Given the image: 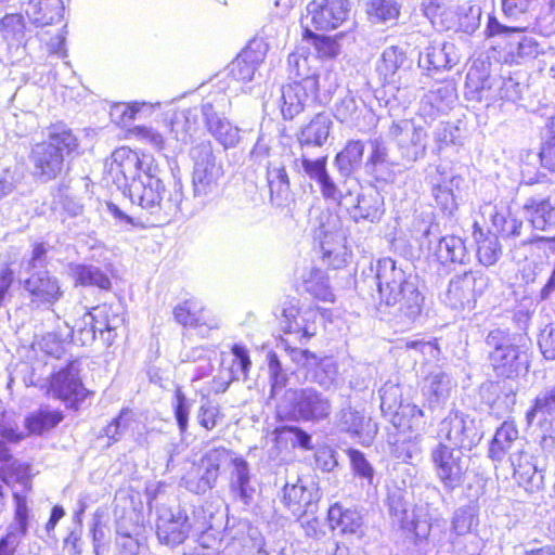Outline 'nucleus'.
<instances>
[{"label": "nucleus", "instance_id": "obj_1", "mask_svg": "<svg viewBox=\"0 0 555 555\" xmlns=\"http://www.w3.org/2000/svg\"><path fill=\"white\" fill-rule=\"evenodd\" d=\"M376 280L380 299L378 309H395L392 313L399 322L405 325L413 323L420 317L424 301L416 279L387 257L377 262Z\"/></svg>", "mask_w": 555, "mask_h": 555}, {"label": "nucleus", "instance_id": "obj_2", "mask_svg": "<svg viewBox=\"0 0 555 555\" xmlns=\"http://www.w3.org/2000/svg\"><path fill=\"white\" fill-rule=\"evenodd\" d=\"M464 95L468 101L485 103L487 108L502 107L521 98V86L513 77L491 75L488 57H477L468 67Z\"/></svg>", "mask_w": 555, "mask_h": 555}, {"label": "nucleus", "instance_id": "obj_3", "mask_svg": "<svg viewBox=\"0 0 555 555\" xmlns=\"http://www.w3.org/2000/svg\"><path fill=\"white\" fill-rule=\"evenodd\" d=\"M79 146L77 137L64 125L48 128L47 140L36 143L29 159L34 175L42 181L55 179L63 170L64 160Z\"/></svg>", "mask_w": 555, "mask_h": 555}, {"label": "nucleus", "instance_id": "obj_4", "mask_svg": "<svg viewBox=\"0 0 555 555\" xmlns=\"http://www.w3.org/2000/svg\"><path fill=\"white\" fill-rule=\"evenodd\" d=\"M158 168L153 172L141 173L139 180L126 184V194L132 204L138 205L150 214L163 212L165 216H175L180 210L183 193L181 186L167 192L163 181L158 178Z\"/></svg>", "mask_w": 555, "mask_h": 555}, {"label": "nucleus", "instance_id": "obj_5", "mask_svg": "<svg viewBox=\"0 0 555 555\" xmlns=\"http://www.w3.org/2000/svg\"><path fill=\"white\" fill-rule=\"evenodd\" d=\"M193 162L192 193L201 204L212 201L220 191V180L223 177V167L217 162L212 144L204 140L190 150Z\"/></svg>", "mask_w": 555, "mask_h": 555}, {"label": "nucleus", "instance_id": "obj_6", "mask_svg": "<svg viewBox=\"0 0 555 555\" xmlns=\"http://www.w3.org/2000/svg\"><path fill=\"white\" fill-rule=\"evenodd\" d=\"M490 348L489 362L499 377L514 378L529 369L528 357L518 346L513 344L507 332L496 328L486 337Z\"/></svg>", "mask_w": 555, "mask_h": 555}, {"label": "nucleus", "instance_id": "obj_7", "mask_svg": "<svg viewBox=\"0 0 555 555\" xmlns=\"http://www.w3.org/2000/svg\"><path fill=\"white\" fill-rule=\"evenodd\" d=\"M330 413V401L313 389H288L280 402V418L319 421Z\"/></svg>", "mask_w": 555, "mask_h": 555}, {"label": "nucleus", "instance_id": "obj_8", "mask_svg": "<svg viewBox=\"0 0 555 555\" xmlns=\"http://www.w3.org/2000/svg\"><path fill=\"white\" fill-rule=\"evenodd\" d=\"M349 13V0H311L301 18L304 35L333 30L348 18Z\"/></svg>", "mask_w": 555, "mask_h": 555}, {"label": "nucleus", "instance_id": "obj_9", "mask_svg": "<svg viewBox=\"0 0 555 555\" xmlns=\"http://www.w3.org/2000/svg\"><path fill=\"white\" fill-rule=\"evenodd\" d=\"M438 436L442 442L460 450H472L479 443L482 433L478 428L475 418L455 411L444 417L438 429Z\"/></svg>", "mask_w": 555, "mask_h": 555}, {"label": "nucleus", "instance_id": "obj_10", "mask_svg": "<svg viewBox=\"0 0 555 555\" xmlns=\"http://www.w3.org/2000/svg\"><path fill=\"white\" fill-rule=\"evenodd\" d=\"M489 279L479 271H467L454 276L444 294L443 301L452 309H472L488 287Z\"/></svg>", "mask_w": 555, "mask_h": 555}, {"label": "nucleus", "instance_id": "obj_11", "mask_svg": "<svg viewBox=\"0 0 555 555\" xmlns=\"http://www.w3.org/2000/svg\"><path fill=\"white\" fill-rule=\"evenodd\" d=\"M436 475L447 490H454L464 481L468 464L460 449L440 441L430 453Z\"/></svg>", "mask_w": 555, "mask_h": 555}, {"label": "nucleus", "instance_id": "obj_12", "mask_svg": "<svg viewBox=\"0 0 555 555\" xmlns=\"http://www.w3.org/2000/svg\"><path fill=\"white\" fill-rule=\"evenodd\" d=\"M154 169H157V164L152 156H140L127 146L113 152L108 167L113 179L124 190H126V184L139 180L141 173L153 172Z\"/></svg>", "mask_w": 555, "mask_h": 555}, {"label": "nucleus", "instance_id": "obj_13", "mask_svg": "<svg viewBox=\"0 0 555 555\" xmlns=\"http://www.w3.org/2000/svg\"><path fill=\"white\" fill-rule=\"evenodd\" d=\"M157 514L156 534L160 543L176 546L188 539L193 526L184 509L162 506Z\"/></svg>", "mask_w": 555, "mask_h": 555}, {"label": "nucleus", "instance_id": "obj_14", "mask_svg": "<svg viewBox=\"0 0 555 555\" xmlns=\"http://www.w3.org/2000/svg\"><path fill=\"white\" fill-rule=\"evenodd\" d=\"M302 168L310 179L319 184L321 194L325 201L335 205L345 206L347 209L352 205L353 201H349L351 188L347 185V182H345L343 186H338L333 181L326 170V157L314 160L304 158Z\"/></svg>", "mask_w": 555, "mask_h": 555}, {"label": "nucleus", "instance_id": "obj_15", "mask_svg": "<svg viewBox=\"0 0 555 555\" xmlns=\"http://www.w3.org/2000/svg\"><path fill=\"white\" fill-rule=\"evenodd\" d=\"M389 135L408 160L414 162L424 156L427 134L422 127L414 126L411 120L403 119L392 122Z\"/></svg>", "mask_w": 555, "mask_h": 555}, {"label": "nucleus", "instance_id": "obj_16", "mask_svg": "<svg viewBox=\"0 0 555 555\" xmlns=\"http://www.w3.org/2000/svg\"><path fill=\"white\" fill-rule=\"evenodd\" d=\"M267 53V44L261 37H254L242 52L229 64L228 76L237 83L249 82L256 68Z\"/></svg>", "mask_w": 555, "mask_h": 555}, {"label": "nucleus", "instance_id": "obj_17", "mask_svg": "<svg viewBox=\"0 0 555 555\" xmlns=\"http://www.w3.org/2000/svg\"><path fill=\"white\" fill-rule=\"evenodd\" d=\"M457 100L456 85L453 80L435 83L420 102V115L427 121L447 114Z\"/></svg>", "mask_w": 555, "mask_h": 555}, {"label": "nucleus", "instance_id": "obj_18", "mask_svg": "<svg viewBox=\"0 0 555 555\" xmlns=\"http://www.w3.org/2000/svg\"><path fill=\"white\" fill-rule=\"evenodd\" d=\"M225 456V449H214L207 452L202 459L201 467L195 473H189L184 478L186 489L197 494L212 489L219 476L220 464Z\"/></svg>", "mask_w": 555, "mask_h": 555}, {"label": "nucleus", "instance_id": "obj_19", "mask_svg": "<svg viewBox=\"0 0 555 555\" xmlns=\"http://www.w3.org/2000/svg\"><path fill=\"white\" fill-rule=\"evenodd\" d=\"M24 288L29 295L30 304L35 307L52 306L63 294L59 280L48 271L31 274L24 281Z\"/></svg>", "mask_w": 555, "mask_h": 555}, {"label": "nucleus", "instance_id": "obj_20", "mask_svg": "<svg viewBox=\"0 0 555 555\" xmlns=\"http://www.w3.org/2000/svg\"><path fill=\"white\" fill-rule=\"evenodd\" d=\"M202 112L208 131L224 149L234 147L238 143V128L232 126L224 117L219 116L211 103L203 104Z\"/></svg>", "mask_w": 555, "mask_h": 555}, {"label": "nucleus", "instance_id": "obj_21", "mask_svg": "<svg viewBox=\"0 0 555 555\" xmlns=\"http://www.w3.org/2000/svg\"><path fill=\"white\" fill-rule=\"evenodd\" d=\"M311 313L306 311L301 314L295 305L284 308L280 317V331L294 335L300 345H305L315 334V326L308 322Z\"/></svg>", "mask_w": 555, "mask_h": 555}, {"label": "nucleus", "instance_id": "obj_22", "mask_svg": "<svg viewBox=\"0 0 555 555\" xmlns=\"http://www.w3.org/2000/svg\"><path fill=\"white\" fill-rule=\"evenodd\" d=\"M50 391L64 401H79L86 397V389L72 366L53 375Z\"/></svg>", "mask_w": 555, "mask_h": 555}, {"label": "nucleus", "instance_id": "obj_23", "mask_svg": "<svg viewBox=\"0 0 555 555\" xmlns=\"http://www.w3.org/2000/svg\"><path fill=\"white\" fill-rule=\"evenodd\" d=\"M371 153L365 164L367 172L378 181H389L393 178V163L389 159L387 147L379 138L370 141Z\"/></svg>", "mask_w": 555, "mask_h": 555}, {"label": "nucleus", "instance_id": "obj_24", "mask_svg": "<svg viewBox=\"0 0 555 555\" xmlns=\"http://www.w3.org/2000/svg\"><path fill=\"white\" fill-rule=\"evenodd\" d=\"M384 212L383 196L378 191L371 189L357 197V205L352 207L350 214L357 222L361 220L377 222Z\"/></svg>", "mask_w": 555, "mask_h": 555}, {"label": "nucleus", "instance_id": "obj_25", "mask_svg": "<svg viewBox=\"0 0 555 555\" xmlns=\"http://www.w3.org/2000/svg\"><path fill=\"white\" fill-rule=\"evenodd\" d=\"M338 427L353 436L363 437L364 440H372L377 431L376 425L372 423L371 418L351 408L340 411Z\"/></svg>", "mask_w": 555, "mask_h": 555}, {"label": "nucleus", "instance_id": "obj_26", "mask_svg": "<svg viewBox=\"0 0 555 555\" xmlns=\"http://www.w3.org/2000/svg\"><path fill=\"white\" fill-rule=\"evenodd\" d=\"M63 10L62 0H29L25 12L34 25L43 27L59 22Z\"/></svg>", "mask_w": 555, "mask_h": 555}, {"label": "nucleus", "instance_id": "obj_27", "mask_svg": "<svg viewBox=\"0 0 555 555\" xmlns=\"http://www.w3.org/2000/svg\"><path fill=\"white\" fill-rule=\"evenodd\" d=\"M405 62L404 52L398 47L391 46L383 52L377 70L384 77L386 83L396 85L400 82L402 75L408 74L404 66Z\"/></svg>", "mask_w": 555, "mask_h": 555}, {"label": "nucleus", "instance_id": "obj_28", "mask_svg": "<svg viewBox=\"0 0 555 555\" xmlns=\"http://www.w3.org/2000/svg\"><path fill=\"white\" fill-rule=\"evenodd\" d=\"M334 116L338 121L349 127L362 128V119L371 116V112L362 100H357L353 95L347 94L335 105Z\"/></svg>", "mask_w": 555, "mask_h": 555}, {"label": "nucleus", "instance_id": "obj_29", "mask_svg": "<svg viewBox=\"0 0 555 555\" xmlns=\"http://www.w3.org/2000/svg\"><path fill=\"white\" fill-rule=\"evenodd\" d=\"M520 446L518 430L514 422L505 421L495 431L490 443L489 456L501 462L513 448Z\"/></svg>", "mask_w": 555, "mask_h": 555}, {"label": "nucleus", "instance_id": "obj_30", "mask_svg": "<svg viewBox=\"0 0 555 555\" xmlns=\"http://www.w3.org/2000/svg\"><path fill=\"white\" fill-rule=\"evenodd\" d=\"M366 18L375 25H396L401 15V4L396 0H367Z\"/></svg>", "mask_w": 555, "mask_h": 555}, {"label": "nucleus", "instance_id": "obj_31", "mask_svg": "<svg viewBox=\"0 0 555 555\" xmlns=\"http://www.w3.org/2000/svg\"><path fill=\"white\" fill-rule=\"evenodd\" d=\"M454 385L447 373L436 370L425 378L422 391L430 404H439L449 398Z\"/></svg>", "mask_w": 555, "mask_h": 555}, {"label": "nucleus", "instance_id": "obj_32", "mask_svg": "<svg viewBox=\"0 0 555 555\" xmlns=\"http://www.w3.org/2000/svg\"><path fill=\"white\" fill-rule=\"evenodd\" d=\"M283 501L292 515L298 518L306 513V507L315 501V493L313 489L306 488L298 479L297 483L289 485L287 482L285 485Z\"/></svg>", "mask_w": 555, "mask_h": 555}, {"label": "nucleus", "instance_id": "obj_33", "mask_svg": "<svg viewBox=\"0 0 555 555\" xmlns=\"http://www.w3.org/2000/svg\"><path fill=\"white\" fill-rule=\"evenodd\" d=\"M392 524L400 527L416 538H426L430 531V525L426 519L421 520L414 511L408 509L403 504L391 506Z\"/></svg>", "mask_w": 555, "mask_h": 555}, {"label": "nucleus", "instance_id": "obj_34", "mask_svg": "<svg viewBox=\"0 0 555 555\" xmlns=\"http://www.w3.org/2000/svg\"><path fill=\"white\" fill-rule=\"evenodd\" d=\"M459 61L453 46L442 43L427 48L425 54H421L418 64L421 67L430 69L451 68Z\"/></svg>", "mask_w": 555, "mask_h": 555}, {"label": "nucleus", "instance_id": "obj_35", "mask_svg": "<svg viewBox=\"0 0 555 555\" xmlns=\"http://www.w3.org/2000/svg\"><path fill=\"white\" fill-rule=\"evenodd\" d=\"M300 286L318 300L333 302L335 299L328 284V278L320 269L312 268L302 274Z\"/></svg>", "mask_w": 555, "mask_h": 555}, {"label": "nucleus", "instance_id": "obj_36", "mask_svg": "<svg viewBox=\"0 0 555 555\" xmlns=\"http://www.w3.org/2000/svg\"><path fill=\"white\" fill-rule=\"evenodd\" d=\"M332 121L325 114L315 115L301 130L299 142L302 145L322 146L330 134Z\"/></svg>", "mask_w": 555, "mask_h": 555}, {"label": "nucleus", "instance_id": "obj_37", "mask_svg": "<svg viewBox=\"0 0 555 555\" xmlns=\"http://www.w3.org/2000/svg\"><path fill=\"white\" fill-rule=\"evenodd\" d=\"M68 271L77 284L83 286H98L103 289H108L111 287L108 276L98 267L72 263L68 267Z\"/></svg>", "mask_w": 555, "mask_h": 555}, {"label": "nucleus", "instance_id": "obj_38", "mask_svg": "<svg viewBox=\"0 0 555 555\" xmlns=\"http://www.w3.org/2000/svg\"><path fill=\"white\" fill-rule=\"evenodd\" d=\"M328 521L333 529H339L343 533H356L362 526V517L359 512L343 508L339 504L330 507Z\"/></svg>", "mask_w": 555, "mask_h": 555}, {"label": "nucleus", "instance_id": "obj_39", "mask_svg": "<svg viewBox=\"0 0 555 555\" xmlns=\"http://www.w3.org/2000/svg\"><path fill=\"white\" fill-rule=\"evenodd\" d=\"M514 38L518 40L508 43L505 62L520 63L527 59H534L543 52V47H541L534 37Z\"/></svg>", "mask_w": 555, "mask_h": 555}, {"label": "nucleus", "instance_id": "obj_40", "mask_svg": "<svg viewBox=\"0 0 555 555\" xmlns=\"http://www.w3.org/2000/svg\"><path fill=\"white\" fill-rule=\"evenodd\" d=\"M526 208L533 210L531 219L533 228L545 231L555 225V201L531 198L527 202Z\"/></svg>", "mask_w": 555, "mask_h": 555}, {"label": "nucleus", "instance_id": "obj_41", "mask_svg": "<svg viewBox=\"0 0 555 555\" xmlns=\"http://www.w3.org/2000/svg\"><path fill=\"white\" fill-rule=\"evenodd\" d=\"M364 153V144L360 140L349 141L345 149L336 155L338 170L344 176H349L361 163Z\"/></svg>", "mask_w": 555, "mask_h": 555}, {"label": "nucleus", "instance_id": "obj_42", "mask_svg": "<svg viewBox=\"0 0 555 555\" xmlns=\"http://www.w3.org/2000/svg\"><path fill=\"white\" fill-rule=\"evenodd\" d=\"M437 256L441 262L464 263L467 255L463 240L455 235L442 237L438 244Z\"/></svg>", "mask_w": 555, "mask_h": 555}, {"label": "nucleus", "instance_id": "obj_43", "mask_svg": "<svg viewBox=\"0 0 555 555\" xmlns=\"http://www.w3.org/2000/svg\"><path fill=\"white\" fill-rule=\"evenodd\" d=\"M103 333V327L96 325L92 312H85L72 327L73 340L76 344L86 346L95 339V333Z\"/></svg>", "mask_w": 555, "mask_h": 555}, {"label": "nucleus", "instance_id": "obj_44", "mask_svg": "<svg viewBox=\"0 0 555 555\" xmlns=\"http://www.w3.org/2000/svg\"><path fill=\"white\" fill-rule=\"evenodd\" d=\"M462 182L461 177H452L448 183L437 184L433 189V194L437 205L446 214H452L456 207L455 196L453 194V186L460 188Z\"/></svg>", "mask_w": 555, "mask_h": 555}, {"label": "nucleus", "instance_id": "obj_45", "mask_svg": "<svg viewBox=\"0 0 555 555\" xmlns=\"http://www.w3.org/2000/svg\"><path fill=\"white\" fill-rule=\"evenodd\" d=\"M423 12L436 31L449 29V13L446 0H427L423 3Z\"/></svg>", "mask_w": 555, "mask_h": 555}, {"label": "nucleus", "instance_id": "obj_46", "mask_svg": "<svg viewBox=\"0 0 555 555\" xmlns=\"http://www.w3.org/2000/svg\"><path fill=\"white\" fill-rule=\"evenodd\" d=\"M92 315L96 325L103 327V332L117 330L124 322L119 307L102 305L92 309Z\"/></svg>", "mask_w": 555, "mask_h": 555}, {"label": "nucleus", "instance_id": "obj_47", "mask_svg": "<svg viewBox=\"0 0 555 555\" xmlns=\"http://www.w3.org/2000/svg\"><path fill=\"white\" fill-rule=\"evenodd\" d=\"M509 461L514 468V475L522 481L531 482L537 474V467L532 462V456L517 448L515 452L509 454Z\"/></svg>", "mask_w": 555, "mask_h": 555}, {"label": "nucleus", "instance_id": "obj_48", "mask_svg": "<svg viewBox=\"0 0 555 555\" xmlns=\"http://www.w3.org/2000/svg\"><path fill=\"white\" fill-rule=\"evenodd\" d=\"M232 462L234 470L231 487L233 491L238 493L241 499L247 500L250 498L248 464L242 457H235Z\"/></svg>", "mask_w": 555, "mask_h": 555}, {"label": "nucleus", "instance_id": "obj_49", "mask_svg": "<svg viewBox=\"0 0 555 555\" xmlns=\"http://www.w3.org/2000/svg\"><path fill=\"white\" fill-rule=\"evenodd\" d=\"M199 311L198 304L194 299H188L175 307L173 317L183 326H199L202 324Z\"/></svg>", "mask_w": 555, "mask_h": 555}, {"label": "nucleus", "instance_id": "obj_50", "mask_svg": "<svg viewBox=\"0 0 555 555\" xmlns=\"http://www.w3.org/2000/svg\"><path fill=\"white\" fill-rule=\"evenodd\" d=\"M63 416L57 411H39L27 418V428L33 434H42L56 426Z\"/></svg>", "mask_w": 555, "mask_h": 555}, {"label": "nucleus", "instance_id": "obj_51", "mask_svg": "<svg viewBox=\"0 0 555 555\" xmlns=\"http://www.w3.org/2000/svg\"><path fill=\"white\" fill-rule=\"evenodd\" d=\"M391 452L398 460H401L403 462H408L409 460L417 457L421 454L418 436L410 435L397 439L392 443Z\"/></svg>", "mask_w": 555, "mask_h": 555}, {"label": "nucleus", "instance_id": "obj_52", "mask_svg": "<svg viewBox=\"0 0 555 555\" xmlns=\"http://www.w3.org/2000/svg\"><path fill=\"white\" fill-rule=\"evenodd\" d=\"M15 513L14 520L8 527L9 530L23 537L27 533L28 528V504L25 494L14 492Z\"/></svg>", "mask_w": 555, "mask_h": 555}, {"label": "nucleus", "instance_id": "obj_53", "mask_svg": "<svg viewBox=\"0 0 555 555\" xmlns=\"http://www.w3.org/2000/svg\"><path fill=\"white\" fill-rule=\"evenodd\" d=\"M302 41L307 47H312L320 59L335 57L339 53L336 37H302Z\"/></svg>", "mask_w": 555, "mask_h": 555}, {"label": "nucleus", "instance_id": "obj_54", "mask_svg": "<svg viewBox=\"0 0 555 555\" xmlns=\"http://www.w3.org/2000/svg\"><path fill=\"white\" fill-rule=\"evenodd\" d=\"M501 255V246L495 235L487 236L478 241L477 257L486 267L494 264Z\"/></svg>", "mask_w": 555, "mask_h": 555}, {"label": "nucleus", "instance_id": "obj_55", "mask_svg": "<svg viewBox=\"0 0 555 555\" xmlns=\"http://www.w3.org/2000/svg\"><path fill=\"white\" fill-rule=\"evenodd\" d=\"M348 456L354 475L365 480L367 485H373L375 472L364 454L359 450L349 449Z\"/></svg>", "mask_w": 555, "mask_h": 555}, {"label": "nucleus", "instance_id": "obj_56", "mask_svg": "<svg viewBox=\"0 0 555 555\" xmlns=\"http://www.w3.org/2000/svg\"><path fill=\"white\" fill-rule=\"evenodd\" d=\"M555 411V385L541 391L534 400L533 408L527 412V418L529 422L541 413L543 415L551 414Z\"/></svg>", "mask_w": 555, "mask_h": 555}, {"label": "nucleus", "instance_id": "obj_57", "mask_svg": "<svg viewBox=\"0 0 555 555\" xmlns=\"http://www.w3.org/2000/svg\"><path fill=\"white\" fill-rule=\"evenodd\" d=\"M401 389L399 385L386 383L379 390L380 408L383 411L390 412L399 411V404L403 403L401 400Z\"/></svg>", "mask_w": 555, "mask_h": 555}, {"label": "nucleus", "instance_id": "obj_58", "mask_svg": "<svg viewBox=\"0 0 555 555\" xmlns=\"http://www.w3.org/2000/svg\"><path fill=\"white\" fill-rule=\"evenodd\" d=\"M129 134L143 143L152 145L156 150L164 149L165 141L162 133L152 127L135 126L129 130Z\"/></svg>", "mask_w": 555, "mask_h": 555}, {"label": "nucleus", "instance_id": "obj_59", "mask_svg": "<svg viewBox=\"0 0 555 555\" xmlns=\"http://www.w3.org/2000/svg\"><path fill=\"white\" fill-rule=\"evenodd\" d=\"M396 416L408 418L406 426L411 430H418L421 427H424V412L415 404L400 403L399 411H396Z\"/></svg>", "mask_w": 555, "mask_h": 555}, {"label": "nucleus", "instance_id": "obj_60", "mask_svg": "<svg viewBox=\"0 0 555 555\" xmlns=\"http://www.w3.org/2000/svg\"><path fill=\"white\" fill-rule=\"evenodd\" d=\"M550 138L542 144L539 153L541 166L552 172H555V120L550 125Z\"/></svg>", "mask_w": 555, "mask_h": 555}, {"label": "nucleus", "instance_id": "obj_61", "mask_svg": "<svg viewBox=\"0 0 555 555\" xmlns=\"http://www.w3.org/2000/svg\"><path fill=\"white\" fill-rule=\"evenodd\" d=\"M476 526V517L470 508H459L452 519V530L457 535H463L472 531Z\"/></svg>", "mask_w": 555, "mask_h": 555}, {"label": "nucleus", "instance_id": "obj_62", "mask_svg": "<svg viewBox=\"0 0 555 555\" xmlns=\"http://www.w3.org/2000/svg\"><path fill=\"white\" fill-rule=\"evenodd\" d=\"M481 214L486 218L488 217L492 222L493 229L498 232L501 227L507 221V219L512 216L509 208L505 205H491L486 204L481 208Z\"/></svg>", "mask_w": 555, "mask_h": 555}, {"label": "nucleus", "instance_id": "obj_63", "mask_svg": "<svg viewBox=\"0 0 555 555\" xmlns=\"http://www.w3.org/2000/svg\"><path fill=\"white\" fill-rule=\"evenodd\" d=\"M283 438L292 442L293 446L300 447L305 450H310L311 436L302 429L295 426H283L280 427V439Z\"/></svg>", "mask_w": 555, "mask_h": 555}, {"label": "nucleus", "instance_id": "obj_64", "mask_svg": "<svg viewBox=\"0 0 555 555\" xmlns=\"http://www.w3.org/2000/svg\"><path fill=\"white\" fill-rule=\"evenodd\" d=\"M233 356L235 360L233 362V377L232 379H238L240 375L244 378L247 375V372L250 366V360L248 357V352L244 346L234 345L232 348Z\"/></svg>", "mask_w": 555, "mask_h": 555}]
</instances>
